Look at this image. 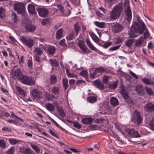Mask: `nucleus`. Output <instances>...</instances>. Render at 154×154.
I'll use <instances>...</instances> for the list:
<instances>
[{
  "label": "nucleus",
  "mask_w": 154,
  "mask_h": 154,
  "mask_svg": "<svg viewBox=\"0 0 154 154\" xmlns=\"http://www.w3.org/2000/svg\"><path fill=\"white\" fill-rule=\"evenodd\" d=\"M73 126L78 129H79L81 128V126L79 124L76 122H73Z\"/></svg>",
  "instance_id": "680f3d73"
},
{
  "label": "nucleus",
  "mask_w": 154,
  "mask_h": 154,
  "mask_svg": "<svg viewBox=\"0 0 154 154\" xmlns=\"http://www.w3.org/2000/svg\"><path fill=\"white\" fill-rule=\"evenodd\" d=\"M145 90L147 93L149 95L152 94L153 92L151 88L147 87L145 88Z\"/></svg>",
  "instance_id": "5fc2aeb1"
},
{
  "label": "nucleus",
  "mask_w": 154,
  "mask_h": 154,
  "mask_svg": "<svg viewBox=\"0 0 154 154\" xmlns=\"http://www.w3.org/2000/svg\"><path fill=\"white\" fill-rule=\"evenodd\" d=\"M57 109L59 114L62 117H64L66 116V114L61 107L60 106H57Z\"/></svg>",
  "instance_id": "c756f323"
},
{
  "label": "nucleus",
  "mask_w": 154,
  "mask_h": 154,
  "mask_svg": "<svg viewBox=\"0 0 154 154\" xmlns=\"http://www.w3.org/2000/svg\"><path fill=\"white\" fill-rule=\"evenodd\" d=\"M34 52L35 56H40L43 52L40 48H37L35 49Z\"/></svg>",
  "instance_id": "c85d7f7f"
},
{
  "label": "nucleus",
  "mask_w": 154,
  "mask_h": 154,
  "mask_svg": "<svg viewBox=\"0 0 154 154\" xmlns=\"http://www.w3.org/2000/svg\"><path fill=\"white\" fill-rule=\"evenodd\" d=\"M133 43L132 39H129L125 42V45L128 47H129L132 45Z\"/></svg>",
  "instance_id": "a18cd8bd"
},
{
  "label": "nucleus",
  "mask_w": 154,
  "mask_h": 154,
  "mask_svg": "<svg viewBox=\"0 0 154 154\" xmlns=\"http://www.w3.org/2000/svg\"><path fill=\"white\" fill-rule=\"evenodd\" d=\"M31 94L33 97V99L37 98L40 99L42 97V93L37 89H35L31 91Z\"/></svg>",
  "instance_id": "1a4fd4ad"
},
{
  "label": "nucleus",
  "mask_w": 154,
  "mask_h": 154,
  "mask_svg": "<svg viewBox=\"0 0 154 154\" xmlns=\"http://www.w3.org/2000/svg\"><path fill=\"white\" fill-rule=\"evenodd\" d=\"M110 102L111 104L113 106H116L119 103L117 99L115 97H112L110 98Z\"/></svg>",
  "instance_id": "4be33fe9"
},
{
  "label": "nucleus",
  "mask_w": 154,
  "mask_h": 154,
  "mask_svg": "<svg viewBox=\"0 0 154 154\" xmlns=\"http://www.w3.org/2000/svg\"><path fill=\"white\" fill-rule=\"evenodd\" d=\"M109 77L107 75H104L103 77L102 81L104 84L107 83L108 81Z\"/></svg>",
  "instance_id": "8fccbe9b"
},
{
  "label": "nucleus",
  "mask_w": 154,
  "mask_h": 154,
  "mask_svg": "<svg viewBox=\"0 0 154 154\" xmlns=\"http://www.w3.org/2000/svg\"><path fill=\"white\" fill-rule=\"evenodd\" d=\"M124 12L125 14V18L129 23L130 21L131 20L132 12L129 5L128 0H125L124 2Z\"/></svg>",
  "instance_id": "7ed1b4c3"
},
{
  "label": "nucleus",
  "mask_w": 154,
  "mask_h": 154,
  "mask_svg": "<svg viewBox=\"0 0 154 154\" xmlns=\"http://www.w3.org/2000/svg\"><path fill=\"white\" fill-rule=\"evenodd\" d=\"M71 13L70 10L69 9H67L66 11L64 10V11L62 12V14L63 16L67 17Z\"/></svg>",
  "instance_id": "79ce46f5"
},
{
  "label": "nucleus",
  "mask_w": 154,
  "mask_h": 154,
  "mask_svg": "<svg viewBox=\"0 0 154 154\" xmlns=\"http://www.w3.org/2000/svg\"><path fill=\"white\" fill-rule=\"evenodd\" d=\"M97 73L95 70L93 73H90V77L92 79H94L95 78V76H98V75H97Z\"/></svg>",
  "instance_id": "e2e57ef3"
},
{
  "label": "nucleus",
  "mask_w": 154,
  "mask_h": 154,
  "mask_svg": "<svg viewBox=\"0 0 154 154\" xmlns=\"http://www.w3.org/2000/svg\"><path fill=\"white\" fill-rule=\"evenodd\" d=\"M112 32L115 33H117L122 32L124 29V26L122 24L119 23H114L111 27Z\"/></svg>",
  "instance_id": "39448f33"
},
{
  "label": "nucleus",
  "mask_w": 154,
  "mask_h": 154,
  "mask_svg": "<svg viewBox=\"0 0 154 154\" xmlns=\"http://www.w3.org/2000/svg\"><path fill=\"white\" fill-rule=\"evenodd\" d=\"M62 84L64 89L65 90H66L69 86L67 79L64 78L62 79Z\"/></svg>",
  "instance_id": "a878e982"
},
{
  "label": "nucleus",
  "mask_w": 154,
  "mask_h": 154,
  "mask_svg": "<svg viewBox=\"0 0 154 154\" xmlns=\"http://www.w3.org/2000/svg\"><path fill=\"white\" fill-rule=\"evenodd\" d=\"M24 57L23 56H22L20 57V59L19 58V60H18L19 61V63L21 65H22L24 63L23 59Z\"/></svg>",
  "instance_id": "69168bd1"
},
{
  "label": "nucleus",
  "mask_w": 154,
  "mask_h": 154,
  "mask_svg": "<svg viewBox=\"0 0 154 154\" xmlns=\"http://www.w3.org/2000/svg\"><path fill=\"white\" fill-rule=\"evenodd\" d=\"M80 49L82 50V53L84 54H88L91 52L90 50L87 47H84Z\"/></svg>",
  "instance_id": "37998d69"
},
{
  "label": "nucleus",
  "mask_w": 154,
  "mask_h": 154,
  "mask_svg": "<svg viewBox=\"0 0 154 154\" xmlns=\"http://www.w3.org/2000/svg\"><path fill=\"white\" fill-rule=\"evenodd\" d=\"M52 92L54 95H58L60 92L59 88L57 87H54L52 89Z\"/></svg>",
  "instance_id": "58836bf2"
},
{
  "label": "nucleus",
  "mask_w": 154,
  "mask_h": 154,
  "mask_svg": "<svg viewBox=\"0 0 154 154\" xmlns=\"http://www.w3.org/2000/svg\"><path fill=\"white\" fill-rule=\"evenodd\" d=\"M49 61H50L51 65L52 66H57L59 65L58 62L55 59H51L49 60Z\"/></svg>",
  "instance_id": "e433bc0d"
},
{
  "label": "nucleus",
  "mask_w": 154,
  "mask_h": 154,
  "mask_svg": "<svg viewBox=\"0 0 154 154\" xmlns=\"http://www.w3.org/2000/svg\"><path fill=\"white\" fill-rule=\"evenodd\" d=\"M97 98L94 96L89 97L87 99L88 101L91 103H94L96 101Z\"/></svg>",
  "instance_id": "4c0bfd02"
},
{
  "label": "nucleus",
  "mask_w": 154,
  "mask_h": 154,
  "mask_svg": "<svg viewBox=\"0 0 154 154\" xmlns=\"http://www.w3.org/2000/svg\"><path fill=\"white\" fill-rule=\"evenodd\" d=\"M65 40L64 39H63L61 40L59 42L60 45L63 46L64 48L66 47V45L65 43Z\"/></svg>",
  "instance_id": "864d4df0"
},
{
  "label": "nucleus",
  "mask_w": 154,
  "mask_h": 154,
  "mask_svg": "<svg viewBox=\"0 0 154 154\" xmlns=\"http://www.w3.org/2000/svg\"><path fill=\"white\" fill-rule=\"evenodd\" d=\"M50 80L51 84H54L57 82V78L54 75H52L51 77Z\"/></svg>",
  "instance_id": "c9c22d12"
},
{
  "label": "nucleus",
  "mask_w": 154,
  "mask_h": 154,
  "mask_svg": "<svg viewBox=\"0 0 154 154\" xmlns=\"http://www.w3.org/2000/svg\"><path fill=\"white\" fill-rule=\"evenodd\" d=\"M93 121V119L89 118H85L82 120V122L84 124H88L91 123Z\"/></svg>",
  "instance_id": "393cba45"
},
{
  "label": "nucleus",
  "mask_w": 154,
  "mask_h": 154,
  "mask_svg": "<svg viewBox=\"0 0 154 154\" xmlns=\"http://www.w3.org/2000/svg\"><path fill=\"white\" fill-rule=\"evenodd\" d=\"M137 22H134V25L136 27L133 29L134 32L132 31L130 33V35L131 37H136L138 36V33L142 34L145 31L143 35L142 36L144 39L146 38L149 36V33L143 22L140 20L139 18H137Z\"/></svg>",
  "instance_id": "f257e3e1"
},
{
  "label": "nucleus",
  "mask_w": 154,
  "mask_h": 154,
  "mask_svg": "<svg viewBox=\"0 0 154 154\" xmlns=\"http://www.w3.org/2000/svg\"><path fill=\"white\" fill-rule=\"evenodd\" d=\"M16 88L17 91L20 94H21L22 95H25L24 92L22 88L18 87H17Z\"/></svg>",
  "instance_id": "49530a36"
},
{
  "label": "nucleus",
  "mask_w": 154,
  "mask_h": 154,
  "mask_svg": "<svg viewBox=\"0 0 154 154\" xmlns=\"http://www.w3.org/2000/svg\"><path fill=\"white\" fill-rule=\"evenodd\" d=\"M120 46V45H117L114 47H111L109 49V50L110 51H116L118 49Z\"/></svg>",
  "instance_id": "6e6d98bb"
},
{
  "label": "nucleus",
  "mask_w": 154,
  "mask_h": 154,
  "mask_svg": "<svg viewBox=\"0 0 154 154\" xmlns=\"http://www.w3.org/2000/svg\"><path fill=\"white\" fill-rule=\"evenodd\" d=\"M50 133L53 136L55 137L56 138H59L58 137L57 135V133L54 132L52 130L49 129V130Z\"/></svg>",
  "instance_id": "052dcab7"
},
{
  "label": "nucleus",
  "mask_w": 154,
  "mask_h": 154,
  "mask_svg": "<svg viewBox=\"0 0 154 154\" xmlns=\"http://www.w3.org/2000/svg\"><path fill=\"white\" fill-rule=\"evenodd\" d=\"M94 24L98 27L100 28H103L105 27V23L103 22H100L98 21H95Z\"/></svg>",
  "instance_id": "72a5a7b5"
},
{
  "label": "nucleus",
  "mask_w": 154,
  "mask_h": 154,
  "mask_svg": "<svg viewBox=\"0 0 154 154\" xmlns=\"http://www.w3.org/2000/svg\"><path fill=\"white\" fill-rule=\"evenodd\" d=\"M112 44V43L111 42H106L101 45L104 48H106L109 47L111 46Z\"/></svg>",
  "instance_id": "a19ab883"
},
{
  "label": "nucleus",
  "mask_w": 154,
  "mask_h": 154,
  "mask_svg": "<svg viewBox=\"0 0 154 154\" xmlns=\"http://www.w3.org/2000/svg\"><path fill=\"white\" fill-rule=\"evenodd\" d=\"M132 119L134 122H137V125H139L142 121V117L139 112L135 110L132 113Z\"/></svg>",
  "instance_id": "423d86ee"
},
{
  "label": "nucleus",
  "mask_w": 154,
  "mask_h": 154,
  "mask_svg": "<svg viewBox=\"0 0 154 154\" xmlns=\"http://www.w3.org/2000/svg\"><path fill=\"white\" fill-rule=\"evenodd\" d=\"M146 111L152 112H154V105L151 103L146 104L144 107Z\"/></svg>",
  "instance_id": "9b49d317"
},
{
  "label": "nucleus",
  "mask_w": 154,
  "mask_h": 154,
  "mask_svg": "<svg viewBox=\"0 0 154 154\" xmlns=\"http://www.w3.org/2000/svg\"><path fill=\"white\" fill-rule=\"evenodd\" d=\"M92 83L94 86L99 90H102L104 89V88L103 84L99 79L92 81Z\"/></svg>",
  "instance_id": "9d476101"
},
{
  "label": "nucleus",
  "mask_w": 154,
  "mask_h": 154,
  "mask_svg": "<svg viewBox=\"0 0 154 154\" xmlns=\"http://www.w3.org/2000/svg\"><path fill=\"white\" fill-rule=\"evenodd\" d=\"M76 34H74L73 32H71L68 33L66 36V38L67 40L70 41L73 40L75 38Z\"/></svg>",
  "instance_id": "aec40b11"
},
{
  "label": "nucleus",
  "mask_w": 154,
  "mask_h": 154,
  "mask_svg": "<svg viewBox=\"0 0 154 154\" xmlns=\"http://www.w3.org/2000/svg\"><path fill=\"white\" fill-rule=\"evenodd\" d=\"M103 68L102 67H99L95 69V71L97 74L98 73H100L101 74L103 73Z\"/></svg>",
  "instance_id": "09e8293b"
},
{
  "label": "nucleus",
  "mask_w": 154,
  "mask_h": 154,
  "mask_svg": "<svg viewBox=\"0 0 154 154\" xmlns=\"http://www.w3.org/2000/svg\"><path fill=\"white\" fill-rule=\"evenodd\" d=\"M25 27L26 31L29 32L33 31L35 29V25L30 24H27Z\"/></svg>",
  "instance_id": "dca6fc26"
},
{
  "label": "nucleus",
  "mask_w": 154,
  "mask_h": 154,
  "mask_svg": "<svg viewBox=\"0 0 154 154\" xmlns=\"http://www.w3.org/2000/svg\"><path fill=\"white\" fill-rule=\"evenodd\" d=\"M141 80L143 83L147 85H153L154 84L153 81L150 80L149 79L144 78L142 79Z\"/></svg>",
  "instance_id": "473e14b6"
},
{
  "label": "nucleus",
  "mask_w": 154,
  "mask_h": 154,
  "mask_svg": "<svg viewBox=\"0 0 154 154\" xmlns=\"http://www.w3.org/2000/svg\"><path fill=\"white\" fill-rule=\"evenodd\" d=\"M85 42L88 47L91 50H95L97 49L92 44L88 38H87L86 39Z\"/></svg>",
  "instance_id": "412c9836"
},
{
  "label": "nucleus",
  "mask_w": 154,
  "mask_h": 154,
  "mask_svg": "<svg viewBox=\"0 0 154 154\" xmlns=\"http://www.w3.org/2000/svg\"><path fill=\"white\" fill-rule=\"evenodd\" d=\"M38 11L39 16L43 17H46L49 13V11L48 10L43 8L39 9Z\"/></svg>",
  "instance_id": "2eb2a0df"
},
{
  "label": "nucleus",
  "mask_w": 154,
  "mask_h": 154,
  "mask_svg": "<svg viewBox=\"0 0 154 154\" xmlns=\"http://www.w3.org/2000/svg\"><path fill=\"white\" fill-rule=\"evenodd\" d=\"M14 148L11 147L8 152V154H14Z\"/></svg>",
  "instance_id": "774afa93"
},
{
  "label": "nucleus",
  "mask_w": 154,
  "mask_h": 154,
  "mask_svg": "<svg viewBox=\"0 0 154 154\" xmlns=\"http://www.w3.org/2000/svg\"><path fill=\"white\" fill-rule=\"evenodd\" d=\"M12 74L14 76V75L17 77L19 81L20 80V79L22 78V76L23 75L19 68H17L13 71Z\"/></svg>",
  "instance_id": "ddd939ff"
},
{
  "label": "nucleus",
  "mask_w": 154,
  "mask_h": 154,
  "mask_svg": "<svg viewBox=\"0 0 154 154\" xmlns=\"http://www.w3.org/2000/svg\"><path fill=\"white\" fill-rule=\"evenodd\" d=\"M144 39L142 36L140 37L139 38L134 41L135 42V45L136 47L140 46L143 43Z\"/></svg>",
  "instance_id": "a211bd4d"
},
{
  "label": "nucleus",
  "mask_w": 154,
  "mask_h": 154,
  "mask_svg": "<svg viewBox=\"0 0 154 154\" xmlns=\"http://www.w3.org/2000/svg\"><path fill=\"white\" fill-rule=\"evenodd\" d=\"M28 9L29 13L33 14H36L35 9V7L32 4H30L28 5Z\"/></svg>",
  "instance_id": "6ab92c4d"
},
{
  "label": "nucleus",
  "mask_w": 154,
  "mask_h": 154,
  "mask_svg": "<svg viewBox=\"0 0 154 154\" xmlns=\"http://www.w3.org/2000/svg\"><path fill=\"white\" fill-rule=\"evenodd\" d=\"M78 44L80 48H82L85 45V42L82 40H79Z\"/></svg>",
  "instance_id": "3c124183"
},
{
  "label": "nucleus",
  "mask_w": 154,
  "mask_h": 154,
  "mask_svg": "<svg viewBox=\"0 0 154 154\" xmlns=\"http://www.w3.org/2000/svg\"><path fill=\"white\" fill-rule=\"evenodd\" d=\"M74 29L75 32L76 36H77L79 31L80 30L81 27L79 25V24L78 23H77L74 24Z\"/></svg>",
  "instance_id": "bb28decb"
},
{
  "label": "nucleus",
  "mask_w": 154,
  "mask_h": 154,
  "mask_svg": "<svg viewBox=\"0 0 154 154\" xmlns=\"http://www.w3.org/2000/svg\"><path fill=\"white\" fill-rule=\"evenodd\" d=\"M122 9V4L119 3L116 5L110 12V18L113 20L118 19L121 13Z\"/></svg>",
  "instance_id": "f03ea898"
},
{
  "label": "nucleus",
  "mask_w": 154,
  "mask_h": 154,
  "mask_svg": "<svg viewBox=\"0 0 154 154\" xmlns=\"http://www.w3.org/2000/svg\"><path fill=\"white\" fill-rule=\"evenodd\" d=\"M90 36L91 37L93 40L96 42L97 43L99 42V39L98 38L94 33L92 32L89 33Z\"/></svg>",
  "instance_id": "2f4dec72"
},
{
  "label": "nucleus",
  "mask_w": 154,
  "mask_h": 154,
  "mask_svg": "<svg viewBox=\"0 0 154 154\" xmlns=\"http://www.w3.org/2000/svg\"><path fill=\"white\" fill-rule=\"evenodd\" d=\"M2 130L3 131H8V132H11V129L10 128L8 127H5L2 128Z\"/></svg>",
  "instance_id": "0e129e2a"
},
{
  "label": "nucleus",
  "mask_w": 154,
  "mask_h": 154,
  "mask_svg": "<svg viewBox=\"0 0 154 154\" xmlns=\"http://www.w3.org/2000/svg\"><path fill=\"white\" fill-rule=\"evenodd\" d=\"M129 135L132 137H139L140 135L137 131H135L132 129H130L128 132Z\"/></svg>",
  "instance_id": "4468645a"
},
{
  "label": "nucleus",
  "mask_w": 154,
  "mask_h": 154,
  "mask_svg": "<svg viewBox=\"0 0 154 154\" xmlns=\"http://www.w3.org/2000/svg\"><path fill=\"white\" fill-rule=\"evenodd\" d=\"M22 83L28 85H31L34 84L35 80L33 77L23 75L20 81Z\"/></svg>",
  "instance_id": "20e7f679"
},
{
  "label": "nucleus",
  "mask_w": 154,
  "mask_h": 154,
  "mask_svg": "<svg viewBox=\"0 0 154 154\" xmlns=\"http://www.w3.org/2000/svg\"><path fill=\"white\" fill-rule=\"evenodd\" d=\"M63 30L62 29H60L58 30L56 33V38L57 39H60L62 37Z\"/></svg>",
  "instance_id": "b1692460"
},
{
  "label": "nucleus",
  "mask_w": 154,
  "mask_h": 154,
  "mask_svg": "<svg viewBox=\"0 0 154 154\" xmlns=\"http://www.w3.org/2000/svg\"><path fill=\"white\" fill-rule=\"evenodd\" d=\"M47 109L50 111H53L54 109V106L53 104L48 103L46 105Z\"/></svg>",
  "instance_id": "7c9ffc66"
},
{
  "label": "nucleus",
  "mask_w": 154,
  "mask_h": 154,
  "mask_svg": "<svg viewBox=\"0 0 154 154\" xmlns=\"http://www.w3.org/2000/svg\"><path fill=\"white\" fill-rule=\"evenodd\" d=\"M118 81L112 82L108 84V88L110 89H115L117 86Z\"/></svg>",
  "instance_id": "5701e85b"
},
{
  "label": "nucleus",
  "mask_w": 154,
  "mask_h": 154,
  "mask_svg": "<svg viewBox=\"0 0 154 154\" xmlns=\"http://www.w3.org/2000/svg\"><path fill=\"white\" fill-rule=\"evenodd\" d=\"M143 88L141 85H137L136 87L135 91L137 94H141L143 92Z\"/></svg>",
  "instance_id": "cd10ccee"
},
{
  "label": "nucleus",
  "mask_w": 154,
  "mask_h": 154,
  "mask_svg": "<svg viewBox=\"0 0 154 154\" xmlns=\"http://www.w3.org/2000/svg\"><path fill=\"white\" fill-rule=\"evenodd\" d=\"M120 88V93L125 99H127L128 98V96L125 86L123 85H121Z\"/></svg>",
  "instance_id": "f8f14e48"
},
{
  "label": "nucleus",
  "mask_w": 154,
  "mask_h": 154,
  "mask_svg": "<svg viewBox=\"0 0 154 154\" xmlns=\"http://www.w3.org/2000/svg\"><path fill=\"white\" fill-rule=\"evenodd\" d=\"M31 146L32 149L37 153H38L40 152V149L39 147L33 144H30Z\"/></svg>",
  "instance_id": "ea45409f"
},
{
  "label": "nucleus",
  "mask_w": 154,
  "mask_h": 154,
  "mask_svg": "<svg viewBox=\"0 0 154 154\" xmlns=\"http://www.w3.org/2000/svg\"><path fill=\"white\" fill-rule=\"evenodd\" d=\"M12 17L14 19L15 22H16L18 19L17 14L14 12L12 13Z\"/></svg>",
  "instance_id": "603ef678"
},
{
  "label": "nucleus",
  "mask_w": 154,
  "mask_h": 154,
  "mask_svg": "<svg viewBox=\"0 0 154 154\" xmlns=\"http://www.w3.org/2000/svg\"><path fill=\"white\" fill-rule=\"evenodd\" d=\"M21 42L29 48H32L33 45V40L30 38H26L25 37L21 38Z\"/></svg>",
  "instance_id": "6e6552de"
},
{
  "label": "nucleus",
  "mask_w": 154,
  "mask_h": 154,
  "mask_svg": "<svg viewBox=\"0 0 154 154\" xmlns=\"http://www.w3.org/2000/svg\"><path fill=\"white\" fill-rule=\"evenodd\" d=\"M57 7L61 12H63V11H64L62 5L60 4H57Z\"/></svg>",
  "instance_id": "4d7b16f0"
},
{
  "label": "nucleus",
  "mask_w": 154,
  "mask_h": 154,
  "mask_svg": "<svg viewBox=\"0 0 154 154\" xmlns=\"http://www.w3.org/2000/svg\"><path fill=\"white\" fill-rule=\"evenodd\" d=\"M32 150L29 148L22 147L20 149V152L23 154H30Z\"/></svg>",
  "instance_id": "f3484780"
},
{
  "label": "nucleus",
  "mask_w": 154,
  "mask_h": 154,
  "mask_svg": "<svg viewBox=\"0 0 154 154\" xmlns=\"http://www.w3.org/2000/svg\"><path fill=\"white\" fill-rule=\"evenodd\" d=\"M19 140L14 138H10L9 139V142L12 145H15L16 144Z\"/></svg>",
  "instance_id": "c03bdc74"
},
{
  "label": "nucleus",
  "mask_w": 154,
  "mask_h": 154,
  "mask_svg": "<svg viewBox=\"0 0 154 154\" xmlns=\"http://www.w3.org/2000/svg\"><path fill=\"white\" fill-rule=\"evenodd\" d=\"M87 72L86 71H82L80 73V74L84 77H85L87 75Z\"/></svg>",
  "instance_id": "338daca9"
},
{
  "label": "nucleus",
  "mask_w": 154,
  "mask_h": 154,
  "mask_svg": "<svg viewBox=\"0 0 154 154\" xmlns=\"http://www.w3.org/2000/svg\"><path fill=\"white\" fill-rule=\"evenodd\" d=\"M151 120L149 122V125L152 129L154 130V117H153Z\"/></svg>",
  "instance_id": "de8ad7c7"
},
{
  "label": "nucleus",
  "mask_w": 154,
  "mask_h": 154,
  "mask_svg": "<svg viewBox=\"0 0 154 154\" xmlns=\"http://www.w3.org/2000/svg\"><path fill=\"white\" fill-rule=\"evenodd\" d=\"M14 8L18 14H21L24 11V5L23 3L18 2L14 5Z\"/></svg>",
  "instance_id": "0eeeda50"
},
{
  "label": "nucleus",
  "mask_w": 154,
  "mask_h": 154,
  "mask_svg": "<svg viewBox=\"0 0 154 154\" xmlns=\"http://www.w3.org/2000/svg\"><path fill=\"white\" fill-rule=\"evenodd\" d=\"M72 3L79 5H80V0H69Z\"/></svg>",
  "instance_id": "13d9d810"
},
{
  "label": "nucleus",
  "mask_w": 154,
  "mask_h": 154,
  "mask_svg": "<svg viewBox=\"0 0 154 154\" xmlns=\"http://www.w3.org/2000/svg\"><path fill=\"white\" fill-rule=\"evenodd\" d=\"M85 81L82 80H79L77 81L76 84V85L79 86L81 85H85Z\"/></svg>",
  "instance_id": "bf43d9fd"
},
{
  "label": "nucleus",
  "mask_w": 154,
  "mask_h": 154,
  "mask_svg": "<svg viewBox=\"0 0 154 154\" xmlns=\"http://www.w3.org/2000/svg\"><path fill=\"white\" fill-rule=\"evenodd\" d=\"M48 54L50 55L54 54L55 51V47L52 46H49L48 48Z\"/></svg>",
  "instance_id": "f704fd0d"
}]
</instances>
